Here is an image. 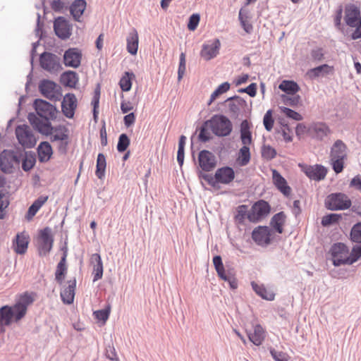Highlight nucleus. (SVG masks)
<instances>
[{
  "label": "nucleus",
  "instance_id": "nucleus-8",
  "mask_svg": "<svg viewBox=\"0 0 361 361\" xmlns=\"http://www.w3.org/2000/svg\"><path fill=\"white\" fill-rule=\"evenodd\" d=\"M34 295V293L25 292L19 295L13 305H11L16 313V322L25 316L28 306L35 301Z\"/></svg>",
  "mask_w": 361,
  "mask_h": 361
},
{
  "label": "nucleus",
  "instance_id": "nucleus-52",
  "mask_svg": "<svg viewBox=\"0 0 361 361\" xmlns=\"http://www.w3.org/2000/svg\"><path fill=\"white\" fill-rule=\"evenodd\" d=\"M281 98L285 105H288L293 107L298 106L301 104L302 102L301 97L298 94L292 95V97L286 94H281Z\"/></svg>",
  "mask_w": 361,
  "mask_h": 361
},
{
  "label": "nucleus",
  "instance_id": "nucleus-10",
  "mask_svg": "<svg viewBox=\"0 0 361 361\" xmlns=\"http://www.w3.org/2000/svg\"><path fill=\"white\" fill-rule=\"evenodd\" d=\"M16 136L19 144L25 149L33 148L37 143L36 137L29 126L26 124L17 126L16 128Z\"/></svg>",
  "mask_w": 361,
  "mask_h": 361
},
{
  "label": "nucleus",
  "instance_id": "nucleus-23",
  "mask_svg": "<svg viewBox=\"0 0 361 361\" xmlns=\"http://www.w3.org/2000/svg\"><path fill=\"white\" fill-rule=\"evenodd\" d=\"M344 21L346 25L353 27L356 25L357 21L360 18V8L354 4H347L344 8Z\"/></svg>",
  "mask_w": 361,
  "mask_h": 361
},
{
  "label": "nucleus",
  "instance_id": "nucleus-40",
  "mask_svg": "<svg viewBox=\"0 0 361 361\" xmlns=\"http://www.w3.org/2000/svg\"><path fill=\"white\" fill-rule=\"evenodd\" d=\"M213 179L214 182V192L217 195L224 194V192H219V190L221 188L220 184H226V166L216 171L214 176H213Z\"/></svg>",
  "mask_w": 361,
  "mask_h": 361
},
{
  "label": "nucleus",
  "instance_id": "nucleus-37",
  "mask_svg": "<svg viewBox=\"0 0 361 361\" xmlns=\"http://www.w3.org/2000/svg\"><path fill=\"white\" fill-rule=\"evenodd\" d=\"M279 89L286 95H294L300 90L298 82L293 80H283L279 85Z\"/></svg>",
  "mask_w": 361,
  "mask_h": 361
},
{
  "label": "nucleus",
  "instance_id": "nucleus-2",
  "mask_svg": "<svg viewBox=\"0 0 361 361\" xmlns=\"http://www.w3.org/2000/svg\"><path fill=\"white\" fill-rule=\"evenodd\" d=\"M209 130L217 137H226V115L216 114L209 119L204 121L196 130L199 131L197 135L199 142L206 143L213 138Z\"/></svg>",
  "mask_w": 361,
  "mask_h": 361
},
{
  "label": "nucleus",
  "instance_id": "nucleus-16",
  "mask_svg": "<svg viewBox=\"0 0 361 361\" xmlns=\"http://www.w3.org/2000/svg\"><path fill=\"white\" fill-rule=\"evenodd\" d=\"M310 137L317 141H323L331 133V130L325 122H313L310 124Z\"/></svg>",
  "mask_w": 361,
  "mask_h": 361
},
{
  "label": "nucleus",
  "instance_id": "nucleus-38",
  "mask_svg": "<svg viewBox=\"0 0 361 361\" xmlns=\"http://www.w3.org/2000/svg\"><path fill=\"white\" fill-rule=\"evenodd\" d=\"M252 290L262 299L267 301H273L275 299V294L273 292L268 293L264 284H259L255 281L251 282Z\"/></svg>",
  "mask_w": 361,
  "mask_h": 361
},
{
  "label": "nucleus",
  "instance_id": "nucleus-41",
  "mask_svg": "<svg viewBox=\"0 0 361 361\" xmlns=\"http://www.w3.org/2000/svg\"><path fill=\"white\" fill-rule=\"evenodd\" d=\"M251 159L250 149L249 146H243L238 151L236 157V164L239 166L247 165Z\"/></svg>",
  "mask_w": 361,
  "mask_h": 361
},
{
  "label": "nucleus",
  "instance_id": "nucleus-55",
  "mask_svg": "<svg viewBox=\"0 0 361 361\" xmlns=\"http://www.w3.org/2000/svg\"><path fill=\"white\" fill-rule=\"evenodd\" d=\"M343 6L341 4H340L337 7V8L336 9L335 13H334V26L336 27V28L338 30H339L341 32H343V30H344V26L341 23V19H342V17H343Z\"/></svg>",
  "mask_w": 361,
  "mask_h": 361
},
{
  "label": "nucleus",
  "instance_id": "nucleus-64",
  "mask_svg": "<svg viewBox=\"0 0 361 361\" xmlns=\"http://www.w3.org/2000/svg\"><path fill=\"white\" fill-rule=\"evenodd\" d=\"M51 8L56 13H63V9H67L68 6L63 0H52L51 2Z\"/></svg>",
  "mask_w": 361,
  "mask_h": 361
},
{
  "label": "nucleus",
  "instance_id": "nucleus-19",
  "mask_svg": "<svg viewBox=\"0 0 361 361\" xmlns=\"http://www.w3.org/2000/svg\"><path fill=\"white\" fill-rule=\"evenodd\" d=\"M82 51L75 47L68 48L63 54V63L66 67L78 68L81 64Z\"/></svg>",
  "mask_w": 361,
  "mask_h": 361
},
{
  "label": "nucleus",
  "instance_id": "nucleus-48",
  "mask_svg": "<svg viewBox=\"0 0 361 361\" xmlns=\"http://www.w3.org/2000/svg\"><path fill=\"white\" fill-rule=\"evenodd\" d=\"M111 306L109 303H107L103 309L96 310L93 312V314L96 319L99 322L105 323L110 315Z\"/></svg>",
  "mask_w": 361,
  "mask_h": 361
},
{
  "label": "nucleus",
  "instance_id": "nucleus-43",
  "mask_svg": "<svg viewBox=\"0 0 361 361\" xmlns=\"http://www.w3.org/2000/svg\"><path fill=\"white\" fill-rule=\"evenodd\" d=\"M106 168V157L103 153H99L97 157L95 175L99 179H103L105 176Z\"/></svg>",
  "mask_w": 361,
  "mask_h": 361
},
{
  "label": "nucleus",
  "instance_id": "nucleus-59",
  "mask_svg": "<svg viewBox=\"0 0 361 361\" xmlns=\"http://www.w3.org/2000/svg\"><path fill=\"white\" fill-rule=\"evenodd\" d=\"M238 93H246L250 97H255L257 92V85L255 82H252L245 87H240L237 90Z\"/></svg>",
  "mask_w": 361,
  "mask_h": 361
},
{
  "label": "nucleus",
  "instance_id": "nucleus-15",
  "mask_svg": "<svg viewBox=\"0 0 361 361\" xmlns=\"http://www.w3.org/2000/svg\"><path fill=\"white\" fill-rule=\"evenodd\" d=\"M197 159L199 167L203 171H212L216 166L217 162L215 155L207 149L200 151Z\"/></svg>",
  "mask_w": 361,
  "mask_h": 361
},
{
  "label": "nucleus",
  "instance_id": "nucleus-20",
  "mask_svg": "<svg viewBox=\"0 0 361 361\" xmlns=\"http://www.w3.org/2000/svg\"><path fill=\"white\" fill-rule=\"evenodd\" d=\"M335 69L334 66L328 63H322L316 67L310 68L305 73L306 77L310 80H314L320 77H326L334 74Z\"/></svg>",
  "mask_w": 361,
  "mask_h": 361
},
{
  "label": "nucleus",
  "instance_id": "nucleus-42",
  "mask_svg": "<svg viewBox=\"0 0 361 361\" xmlns=\"http://www.w3.org/2000/svg\"><path fill=\"white\" fill-rule=\"evenodd\" d=\"M343 219V214L329 213L322 216L321 225L323 227H330L338 224Z\"/></svg>",
  "mask_w": 361,
  "mask_h": 361
},
{
  "label": "nucleus",
  "instance_id": "nucleus-14",
  "mask_svg": "<svg viewBox=\"0 0 361 361\" xmlns=\"http://www.w3.org/2000/svg\"><path fill=\"white\" fill-rule=\"evenodd\" d=\"M54 31L59 39L66 40L72 34V25L65 17L58 16L54 20Z\"/></svg>",
  "mask_w": 361,
  "mask_h": 361
},
{
  "label": "nucleus",
  "instance_id": "nucleus-57",
  "mask_svg": "<svg viewBox=\"0 0 361 361\" xmlns=\"http://www.w3.org/2000/svg\"><path fill=\"white\" fill-rule=\"evenodd\" d=\"M273 109H270L267 111L263 118V124L267 131L270 132L273 129L274 124V118H273Z\"/></svg>",
  "mask_w": 361,
  "mask_h": 361
},
{
  "label": "nucleus",
  "instance_id": "nucleus-25",
  "mask_svg": "<svg viewBox=\"0 0 361 361\" xmlns=\"http://www.w3.org/2000/svg\"><path fill=\"white\" fill-rule=\"evenodd\" d=\"M28 244L29 236L24 233H18L13 240L12 247L16 253L23 255L27 250Z\"/></svg>",
  "mask_w": 361,
  "mask_h": 361
},
{
  "label": "nucleus",
  "instance_id": "nucleus-28",
  "mask_svg": "<svg viewBox=\"0 0 361 361\" xmlns=\"http://www.w3.org/2000/svg\"><path fill=\"white\" fill-rule=\"evenodd\" d=\"M253 327V331L246 330L247 336L251 343L259 346L265 339V331L262 325L259 324H255Z\"/></svg>",
  "mask_w": 361,
  "mask_h": 361
},
{
  "label": "nucleus",
  "instance_id": "nucleus-29",
  "mask_svg": "<svg viewBox=\"0 0 361 361\" xmlns=\"http://www.w3.org/2000/svg\"><path fill=\"white\" fill-rule=\"evenodd\" d=\"M87 7L86 0H74L68 7L71 15L76 22H80Z\"/></svg>",
  "mask_w": 361,
  "mask_h": 361
},
{
  "label": "nucleus",
  "instance_id": "nucleus-9",
  "mask_svg": "<svg viewBox=\"0 0 361 361\" xmlns=\"http://www.w3.org/2000/svg\"><path fill=\"white\" fill-rule=\"evenodd\" d=\"M39 65L42 69L51 73H58L63 69L60 58L49 51H44L39 55Z\"/></svg>",
  "mask_w": 361,
  "mask_h": 361
},
{
  "label": "nucleus",
  "instance_id": "nucleus-44",
  "mask_svg": "<svg viewBox=\"0 0 361 361\" xmlns=\"http://www.w3.org/2000/svg\"><path fill=\"white\" fill-rule=\"evenodd\" d=\"M135 75L133 72L126 71L120 79L119 85L123 92L130 90L133 85V79Z\"/></svg>",
  "mask_w": 361,
  "mask_h": 361
},
{
  "label": "nucleus",
  "instance_id": "nucleus-51",
  "mask_svg": "<svg viewBox=\"0 0 361 361\" xmlns=\"http://www.w3.org/2000/svg\"><path fill=\"white\" fill-rule=\"evenodd\" d=\"M130 145V140L126 133H121L118 140L116 149L119 153L125 152Z\"/></svg>",
  "mask_w": 361,
  "mask_h": 361
},
{
  "label": "nucleus",
  "instance_id": "nucleus-27",
  "mask_svg": "<svg viewBox=\"0 0 361 361\" xmlns=\"http://www.w3.org/2000/svg\"><path fill=\"white\" fill-rule=\"evenodd\" d=\"M349 255L344 259L336 261L338 264L352 265L361 259V243H354Z\"/></svg>",
  "mask_w": 361,
  "mask_h": 361
},
{
  "label": "nucleus",
  "instance_id": "nucleus-5",
  "mask_svg": "<svg viewBox=\"0 0 361 361\" xmlns=\"http://www.w3.org/2000/svg\"><path fill=\"white\" fill-rule=\"evenodd\" d=\"M38 89L43 97L51 101H59L62 97L61 87L56 82L49 79L41 80Z\"/></svg>",
  "mask_w": 361,
  "mask_h": 361
},
{
  "label": "nucleus",
  "instance_id": "nucleus-17",
  "mask_svg": "<svg viewBox=\"0 0 361 361\" xmlns=\"http://www.w3.org/2000/svg\"><path fill=\"white\" fill-rule=\"evenodd\" d=\"M221 43L218 38L209 40L202 46L200 56L206 61L215 58L219 54Z\"/></svg>",
  "mask_w": 361,
  "mask_h": 361
},
{
  "label": "nucleus",
  "instance_id": "nucleus-50",
  "mask_svg": "<svg viewBox=\"0 0 361 361\" xmlns=\"http://www.w3.org/2000/svg\"><path fill=\"white\" fill-rule=\"evenodd\" d=\"M261 154L264 159L271 161L276 157L277 152L276 149L271 145L264 144L262 146Z\"/></svg>",
  "mask_w": 361,
  "mask_h": 361
},
{
  "label": "nucleus",
  "instance_id": "nucleus-45",
  "mask_svg": "<svg viewBox=\"0 0 361 361\" xmlns=\"http://www.w3.org/2000/svg\"><path fill=\"white\" fill-rule=\"evenodd\" d=\"M347 156H334L330 157V164L334 171L338 174L343 172L345 168V160Z\"/></svg>",
  "mask_w": 361,
  "mask_h": 361
},
{
  "label": "nucleus",
  "instance_id": "nucleus-3",
  "mask_svg": "<svg viewBox=\"0 0 361 361\" xmlns=\"http://www.w3.org/2000/svg\"><path fill=\"white\" fill-rule=\"evenodd\" d=\"M352 201L344 192H336L328 195L324 200V207L330 211H341L349 209Z\"/></svg>",
  "mask_w": 361,
  "mask_h": 361
},
{
  "label": "nucleus",
  "instance_id": "nucleus-11",
  "mask_svg": "<svg viewBox=\"0 0 361 361\" xmlns=\"http://www.w3.org/2000/svg\"><path fill=\"white\" fill-rule=\"evenodd\" d=\"M298 166L307 178L318 182L324 180L328 172V169L319 164L308 165L302 163L299 164Z\"/></svg>",
  "mask_w": 361,
  "mask_h": 361
},
{
  "label": "nucleus",
  "instance_id": "nucleus-26",
  "mask_svg": "<svg viewBox=\"0 0 361 361\" xmlns=\"http://www.w3.org/2000/svg\"><path fill=\"white\" fill-rule=\"evenodd\" d=\"M286 215L281 211L273 215L269 222L271 231L274 233L282 234L283 233V226L286 223Z\"/></svg>",
  "mask_w": 361,
  "mask_h": 361
},
{
  "label": "nucleus",
  "instance_id": "nucleus-56",
  "mask_svg": "<svg viewBox=\"0 0 361 361\" xmlns=\"http://www.w3.org/2000/svg\"><path fill=\"white\" fill-rule=\"evenodd\" d=\"M268 350L274 361H289L290 358L287 353L276 350L271 346Z\"/></svg>",
  "mask_w": 361,
  "mask_h": 361
},
{
  "label": "nucleus",
  "instance_id": "nucleus-4",
  "mask_svg": "<svg viewBox=\"0 0 361 361\" xmlns=\"http://www.w3.org/2000/svg\"><path fill=\"white\" fill-rule=\"evenodd\" d=\"M23 157V150L4 149L0 153V170L5 174L12 173L13 163L20 164Z\"/></svg>",
  "mask_w": 361,
  "mask_h": 361
},
{
  "label": "nucleus",
  "instance_id": "nucleus-58",
  "mask_svg": "<svg viewBox=\"0 0 361 361\" xmlns=\"http://www.w3.org/2000/svg\"><path fill=\"white\" fill-rule=\"evenodd\" d=\"M233 269L227 265V284L231 290L235 291L238 287V279L233 273Z\"/></svg>",
  "mask_w": 361,
  "mask_h": 361
},
{
  "label": "nucleus",
  "instance_id": "nucleus-7",
  "mask_svg": "<svg viewBox=\"0 0 361 361\" xmlns=\"http://www.w3.org/2000/svg\"><path fill=\"white\" fill-rule=\"evenodd\" d=\"M251 238L255 243L262 247L271 245L274 240V233L268 226H257L251 233Z\"/></svg>",
  "mask_w": 361,
  "mask_h": 361
},
{
  "label": "nucleus",
  "instance_id": "nucleus-24",
  "mask_svg": "<svg viewBox=\"0 0 361 361\" xmlns=\"http://www.w3.org/2000/svg\"><path fill=\"white\" fill-rule=\"evenodd\" d=\"M272 180L277 190L285 197H288L290 196L292 189L286 178L276 169L272 170Z\"/></svg>",
  "mask_w": 361,
  "mask_h": 361
},
{
  "label": "nucleus",
  "instance_id": "nucleus-34",
  "mask_svg": "<svg viewBox=\"0 0 361 361\" xmlns=\"http://www.w3.org/2000/svg\"><path fill=\"white\" fill-rule=\"evenodd\" d=\"M48 198L49 196L47 195H40L28 207L25 214L26 219L28 221L31 220L44 204L48 200Z\"/></svg>",
  "mask_w": 361,
  "mask_h": 361
},
{
  "label": "nucleus",
  "instance_id": "nucleus-21",
  "mask_svg": "<svg viewBox=\"0 0 361 361\" xmlns=\"http://www.w3.org/2000/svg\"><path fill=\"white\" fill-rule=\"evenodd\" d=\"M16 322V313L11 305H4L0 307V334H4L6 326Z\"/></svg>",
  "mask_w": 361,
  "mask_h": 361
},
{
  "label": "nucleus",
  "instance_id": "nucleus-22",
  "mask_svg": "<svg viewBox=\"0 0 361 361\" xmlns=\"http://www.w3.org/2000/svg\"><path fill=\"white\" fill-rule=\"evenodd\" d=\"M78 101L73 93H67L61 102V110L63 115L68 118H73L77 108Z\"/></svg>",
  "mask_w": 361,
  "mask_h": 361
},
{
  "label": "nucleus",
  "instance_id": "nucleus-61",
  "mask_svg": "<svg viewBox=\"0 0 361 361\" xmlns=\"http://www.w3.org/2000/svg\"><path fill=\"white\" fill-rule=\"evenodd\" d=\"M186 70V59H185V54L183 52H181L179 56V64H178V80L180 81Z\"/></svg>",
  "mask_w": 361,
  "mask_h": 361
},
{
  "label": "nucleus",
  "instance_id": "nucleus-62",
  "mask_svg": "<svg viewBox=\"0 0 361 361\" xmlns=\"http://www.w3.org/2000/svg\"><path fill=\"white\" fill-rule=\"evenodd\" d=\"M200 20L199 13H192L188 18L187 27L190 31H194L197 29Z\"/></svg>",
  "mask_w": 361,
  "mask_h": 361
},
{
  "label": "nucleus",
  "instance_id": "nucleus-49",
  "mask_svg": "<svg viewBox=\"0 0 361 361\" xmlns=\"http://www.w3.org/2000/svg\"><path fill=\"white\" fill-rule=\"evenodd\" d=\"M213 264L219 278L226 281V269L221 257L220 255H215L213 257Z\"/></svg>",
  "mask_w": 361,
  "mask_h": 361
},
{
  "label": "nucleus",
  "instance_id": "nucleus-39",
  "mask_svg": "<svg viewBox=\"0 0 361 361\" xmlns=\"http://www.w3.org/2000/svg\"><path fill=\"white\" fill-rule=\"evenodd\" d=\"M64 258L65 256L63 257H61L60 261L56 265L55 271V281L59 285H62L63 283L68 271L66 261Z\"/></svg>",
  "mask_w": 361,
  "mask_h": 361
},
{
  "label": "nucleus",
  "instance_id": "nucleus-12",
  "mask_svg": "<svg viewBox=\"0 0 361 361\" xmlns=\"http://www.w3.org/2000/svg\"><path fill=\"white\" fill-rule=\"evenodd\" d=\"M54 238L51 234V229L47 226L39 232L38 252L39 256L48 255L52 249Z\"/></svg>",
  "mask_w": 361,
  "mask_h": 361
},
{
  "label": "nucleus",
  "instance_id": "nucleus-53",
  "mask_svg": "<svg viewBox=\"0 0 361 361\" xmlns=\"http://www.w3.org/2000/svg\"><path fill=\"white\" fill-rule=\"evenodd\" d=\"M281 113L283 114L287 118L295 121H300L303 119L302 116L298 111L286 106H280L279 107Z\"/></svg>",
  "mask_w": 361,
  "mask_h": 361
},
{
  "label": "nucleus",
  "instance_id": "nucleus-31",
  "mask_svg": "<svg viewBox=\"0 0 361 361\" xmlns=\"http://www.w3.org/2000/svg\"><path fill=\"white\" fill-rule=\"evenodd\" d=\"M68 283V286L61 292V298L65 305H71L73 303L75 295L76 279L74 278Z\"/></svg>",
  "mask_w": 361,
  "mask_h": 361
},
{
  "label": "nucleus",
  "instance_id": "nucleus-54",
  "mask_svg": "<svg viewBox=\"0 0 361 361\" xmlns=\"http://www.w3.org/2000/svg\"><path fill=\"white\" fill-rule=\"evenodd\" d=\"M247 104H238V102H228V111L231 117L234 119L239 118L240 109H245Z\"/></svg>",
  "mask_w": 361,
  "mask_h": 361
},
{
  "label": "nucleus",
  "instance_id": "nucleus-6",
  "mask_svg": "<svg viewBox=\"0 0 361 361\" xmlns=\"http://www.w3.org/2000/svg\"><path fill=\"white\" fill-rule=\"evenodd\" d=\"M33 108L39 118L54 121L59 111L56 106L50 102L42 99H35L33 102Z\"/></svg>",
  "mask_w": 361,
  "mask_h": 361
},
{
  "label": "nucleus",
  "instance_id": "nucleus-36",
  "mask_svg": "<svg viewBox=\"0 0 361 361\" xmlns=\"http://www.w3.org/2000/svg\"><path fill=\"white\" fill-rule=\"evenodd\" d=\"M127 41V51L131 55H135L137 53L139 37L138 33L135 28H133L130 32L126 39Z\"/></svg>",
  "mask_w": 361,
  "mask_h": 361
},
{
  "label": "nucleus",
  "instance_id": "nucleus-13",
  "mask_svg": "<svg viewBox=\"0 0 361 361\" xmlns=\"http://www.w3.org/2000/svg\"><path fill=\"white\" fill-rule=\"evenodd\" d=\"M27 120L35 131L45 136L50 135L49 130L51 129V121L39 118L33 112L28 114Z\"/></svg>",
  "mask_w": 361,
  "mask_h": 361
},
{
  "label": "nucleus",
  "instance_id": "nucleus-60",
  "mask_svg": "<svg viewBox=\"0 0 361 361\" xmlns=\"http://www.w3.org/2000/svg\"><path fill=\"white\" fill-rule=\"evenodd\" d=\"M226 93V82H222L218 86V87L212 93L209 100L207 102V105L210 106L212 103L218 99L220 95Z\"/></svg>",
  "mask_w": 361,
  "mask_h": 361
},
{
  "label": "nucleus",
  "instance_id": "nucleus-32",
  "mask_svg": "<svg viewBox=\"0 0 361 361\" xmlns=\"http://www.w3.org/2000/svg\"><path fill=\"white\" fill-rule=\"evenodd\" d=\"M90 262L93 264V282L101 279L103 276L104 267L101 255L99 253L92 254L90 258Z\"/></svg>",
  "mask_w": 361,
  "mask_h": 361
},
{
  "label": "nucleus",
  "instance_id": "nucleus-1",
  "mask_svg": "<svg viewBox=\"0 0 361 361\" xmlns=\"http://www.w3.org/2000/svg\"><path fill=\"white\" fill-rule=\"evenodd\" d=\"M271 211V207L269 202L259 199L252 203L250 209L247 204L238 205L235 208L234 219L239 225H245L246 219L250 223L258 224L267 219Z\"/></svg>",
  "mask_w": 361,
  "mask_h": 361
},
{
  "label": "nucleus",
  "instance_id": "nucleus-30",
  "mask_svg": "<svg viewBox=\"0 0 361 361\" xmlns=\"http://www.w3.org/2000/svg\"><path fill=\"white\" fill-rule=\"evenodd\" d=\"M37 157L40 163L49 161L53 155V149L47 141L41 142L37 147Z\"/></svg>",
  "mask_w": 361,
  "mask_h": 361
},
{
  "label": "nucleus",
  "instance_id": "nucleus-47",
  "mask_svg": "<svg viewBox=\"0 0 361 361\" xmlns=\"http://www.w3.org/2000/svg\"><path fill=\"white\" fill-rule=\"evenodd\" d=\"M347 237L352 243H361V221L352 226Z\"/></svg>",
  "mask_w": 361,
  "mask_h": 361
},
{
  "label": "nucleus",
  "instance_id": "nucleus-35",
  "mask_svg": "<svg viewBox=\"0 0 361 361\" xmlns=\"http://www.w3.org/2000/svg\"><path fill=\"white\" fill-rule=\"evenodd\" d=\"M23 157L21 159L20 162L22 163V169L25 172L31 171L36 164V154L32 151L23 150Z\"/></svg>",
  "mask_w": 361,
  "mask_h": 361
},
{
  "label": "nucleus",
  "instance_id": "nucleus-33",
  "mask_svg": "<svg viewBox=\"0 0 361 361\" xmlns=\"http://www.w3.org/2000/svg\"><path fill=\"white\" fill-rule=\"evenodd\" d=\"M78 81V74L74 71H66L60 75V82L66 87L75 88Z\"/></svg>",
  "mask_w": 361,
  "mask_h": 361
},
{
  "label": "nucleus",
  "instance_id": "nucleus-46",
  "mask_svg": "<svg viewBox=\"0 0 361 361\" xmlns=\"http://www.w3.org/2000/svg\"><path fill=\"white\" fill-rule=\"evenodd\" d=\"M347 145L341 140H337L331 147L330 157L347 156Z\"/></svg>",
  "mask_w": 361,
  "mask_h": 361
},
{
  "label": "nucleus",
  "instance_id": "nucleus-63",
  "mask_svg": "<svg viewBox=\"0 0 361 361\" xmlns=\"http://www.w3.org/2000/svg\"><path fill=\"white\" fill-rule=\"evenodd\" d=\"M310 56L314 61H322L324 59V51L322 47H316L310 51Z\"/></svg>",
  "mask_w": 361,
  "mask_h": 361
},
{
  "label": "nucleus",
  "instance_id": "nucleus-18",
  "mask_svg": "<svg viewBox=\"0 0 361 361\" xmlns=\"http://www.w3.org/2000/svg\"><path fill=\"white\" fill-rule=\"evenodd\" d=\"M349 252L350 249L345 243H334L329 250V254L331 257L332 264L335 267L341 266L342 264H336V261H338L339 259H344V257H342V255H347Z\"/></svg>",
  "mask_w": 361,
  "mask_h": 361
}]
</instances>
